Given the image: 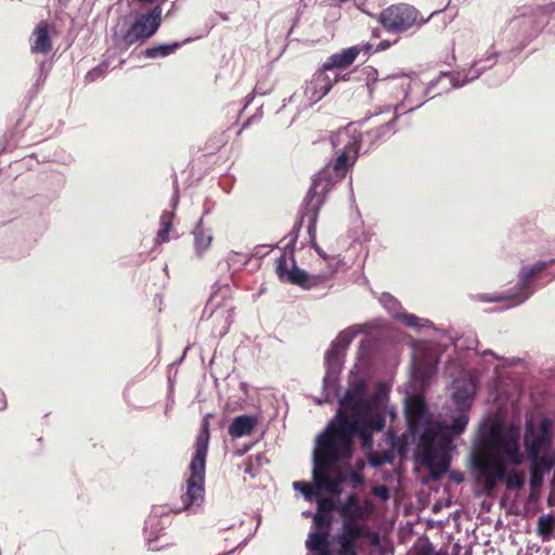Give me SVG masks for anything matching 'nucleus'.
Wrapping results in <instances>:
<instances>
[{"mask_svg":"<svg viewBox=\"0 0 555 555\" xmlns=\"http://www.w3.org/2000/svg\"><path fill=\"white\" fill-rule=\"evenodd\" d=\"M320 454H318L315 442L312 451V481L300 480L293 482V489L299 491L302 496L310 502L317 500V493L321 492L320 477L315 474L320 469Z\"/></svg>","mask_w":555,"mask_h":555,"instance_id":"obj_22","label":"nucleus"},{"mask_svg":"<svg viewBox=\"0 0 555 555\" xmlns=\"http://www.w3.org/2000/svg\"><path fill=\"white\" fill-rule=\"evenodd\" d=\"M258 424V417L251 414H241L235 416L229 428L228 434L233 438H242L244 436H248L253 433L255 427Z\"/></svg>","mask_w":555,"mask_h":555,"instance_id":"obj_25","label":"nucleus"},{"mask_svg":"<svg viewBox=\"0 0 555 555\" xmlns=\"http://www.w3.org/2000/svg\"><path fill=\"white\" fill-rule=\"evenodd\" d=\"M372 493L375 496H377L378 499H380L382 501H387L390 498V491H389L388 487L385 485L375 486L372 489Z\"/></svg>","mask_w":555,"mask_h":555,"instance_id":"obj_48","label":"nucleus"},{"mask_svg":"<svg viewBox=\"0 0 555 555\" xmlns=\"http://www.w3.org/2000/svg\"><path fill=\"white\" fill-rule=\"evenodd\" d=\"M278 247H279V243H276V244H261V245H257L254 248L253 256L258 257V258H263L271 250H273L274 248H278Z\"/></svg>","mask_w":555,"mask_h":555,"instance_id":"obj_45","label":"nucleus"},{"mask_svg":"<svg viewBox=\"0 0 555 555\" xmlns=\"http://www.w3.org/2000/svg\"><path fill=\"white\" fill-rule=\"evenodd\" d=\"M334 516L328 511H317L312 515V530L320 533L332 534Z\"/></svg>","mask_w":555,"mask_h":555,"instance_id":"obj_36","label":"nucleus"},{"mask_svg":"<svg viewBox=\"0 0 555 555\" xmlns=\"http://www.w3.org/2000/svg\"><path fill=\"white\" fill-rule=\"evenodd\" d=\"M49 65L47 64L46 61H41L40 64H39V72L42 77V80H46L47 76H48V72H49Z\"/></svg>","mask_w":555,"mask_h":555,"instance_id":"obj_54","label":"nucleus"},{"mask_svg":"<svg viewBox=\"0 0 555 555\" xmlns=\"http://www.w3.org/2000/svg\"><path fill=\"white\" fill-rule=\"evenodd\" d=\"M417 13L414 7L401 3L383 10L378 15V22L388 33L400 34L416 23Z\"/></svg>","mask_w":555,"mask_h":555,"instance_id":"obj_18","label":"nucleus"},{"mask_svg":"<svg viewBox=\"0 0 555 555\" xmlns=\"http://www.w3.org/2000/svg\"><path fill=\"white\" fill-rule=\"evenodd\" d=\"M369 390V379L356 364L348 373L347 388L338 395V408L322 431L349 436L350 424L354 422Z\"/></svg>","mask_w":555,"mask_h":555,"instance_id":"obj_8","label":"nucleus"},{"mask_svg":"<svg viewBox=\"0 0 555 555\" xmlns=\"http://www.w3.org/2000/svg\"><path fill=\"white\" fill-rule=\"evenodd\" d=\"M544 472L537 466H530L529 485L532 490L539 489L543 483Z\"/></svg>","mask_w":555,"mask_h":555,"instance_id":"obj_44","label":"nucleus"},{"mask_svg":"<svg viewBox=\"0 0 555 555\" xmlns=\"http://www.w3.org/2000/svg\"><path fill=\"white\" fill-rule=\"evenodd\" d=\"M464 480L463 473L453 470V483H461Z\"/></svg>","mask_w":555,"mask_h":555,"instance_id":"obj_60","label":"nucleus"},{"mask_svg":"<svg viewBox=\"0 0 555 555\" xmlns=\"http://www.w3.org/2000/svg\"><path fill=\"white\" fill-rule=\"evenodd\" d=\"M330 69H324V64L320 67L314 74L311 81L308 83L306 88V94L309 91L318 92V96L313 98V102H319L322 100L333 88V86L339 81V74H335L333 78H331L327 74Z\"/></svg>","mask_w":555,"mask_h":555,"instance_id":"obj_23","label":"nucleus"},{"mask_svg":"<svg viewBox=\"0 0 555 555\" xmlns=\"http://www.w3.org/2000/svg\"><path fill=\"white\" fill-rule=\"evenodd\" d=\"M346 464H347V468L344 473H345V475H348V480L350 481L352 488H358V487L364 485V482H365L364 476L360 472H356L352 468V466L349 464V462Z\"/></svg>","mask_w":555,"mask_h":555,"instance_id":"obj_43","label":"nucleus"},{"mask_svg":"<svg viewBox=\"0 0 555 555\" xmlns=\"http://www.w3.org/2000/svg\"><path fill=\"white\" fill-rule=\"evenodd\" d=\"M51 201V197L40 194L30 197L25 205L28 215L13 220L11 222L12 225L21 229L25 238L37 241L47 229V219L43 216V211L50 205Z\"/></svg>","mask_w":555,"mask_h":555,"instance_id":"obj_15","label":"nucleus"},{"mask_svg":"<svg viewBox=\"0 0 555 555\" xmlns=\"http://www.w3.org/2000/svg\"><path fill=\"white\" fill-rule=\"evenodd\" d=\"M217 25V22L215 20L214 16H210L206 22H205V26H204V29L202 31V34L197 35L195 38L196 39H199V38H203V37H206L208 36V34L211 31V29Z\"/></svg>","mask_w":555,"mask_h":555,"instance_id":"obj_49","label":"nucleus"},{"mask_svg":"<svg viewBox=\"0 0 555 555\" xmlns=\"http://www.w3.org/2000/svg\"><path fill=\"white\" fill-rule=\"evenodd\" d=\"M555 517L552 514L541 515L538 519V525H554Z\"/></svg>","mask_w":555,"mask_h":555,"instance_id":"obj_52","label":"nucleus"},{"mask_svg":"<svg viewBox=\"0 0 555 555\" xmlns=\"http://www.w3.org/2000/svg\"><path fill=\"white\" fill-rule=\"evenodd\" d=\"M389 391L386 383H379L372 393L367 391L354 422L350 424L349 436L359 439L362 449L373 448L374 435L386 427Z\"/></svg>","mask_w":555,"mask_h":555,"instance_id":"obj_6","label":"nucleus"},{"mask_svg":"<svg viewBox=\"0 0 555 555\" xmlns=\"http://www.w3.org/2000/svg\"><path fill=\"white\" fill-rule=\"evenodd\" d=\"M317 450L320 454V469L315 474L320 477L321 492L340 496L341 485L348 481L344 472L330 478V470L343 463H348L353 456L354 438L340 434L320 431L317 437Z\"/></svg>","mask_w":555,"mask_h":555,"instance_id":"obj_4","label":"nucleus"},{"mask_svg":"<svg viewBox=\"0 0 555 555\" xmlns=\"http://www.w3.org/2000/svg\"><path fill=\"white\" fill-rule=\"evenodd\" d=\"M553 12H555L554 2L537 8H519L496 35V42L501 43L502 49L524 50L550 23V14Z\"/></svg>","mask_w":555,"mask_h":555,"instance_id":"obj_5","label":"nucleus"},{"mask_svg":"<svg viewBox=\"0 0 555 555\" xmlns=\"http://www.w3.org/2000/svg\"><path fill=\"white\" fill-rule=\"evenodd\" d=\"M328 169L320 170L312 177L311 185L301 203L302 221L308 220V235L310 244L315 241L317 222L326 194L333 186V180L327 175Z\"/></svg>","mask_w":555,"mask_h":555,"instance_id":"obj_12","label":"nucleus"},{"mask_svg":"<svg viewBox=\"0 0 555 555\" xmlns=\"http://www.w3.org/2000/svg\"><path fill=\"white\" fill-rule=\"evenodd\" d=\"M553 421L550 417H542L539 424L527 418L524 431V448L528 460H535L538 455L548 453L554 439Z\"/></svg>","mask_w":555,"mask_h":555,"instance_id":"obj_14","label":"nucleus"},{"mask_svg":"<svg viewBox=\"0 0 555 555\" xmlns=\"http://www.w3.org/2000/svg\"><path fill=\"white\" fill-rule=\"evenodd\" d=\"M338 511L343 518L346 516L354 519V517H363L366 514L365 508L359 504V496L354 492L348 494L345 501L340 500Z\"/></svg>","mask_w":555,"mask_h":555,"instance_id":"obj_32","label":"nucleus"},{"mask_svg":"<svg viewBox=\"0 0 555 555\" xmlns=\"http://www.w3.org/2000/svg\"><path fill=\"white\" fill-rule=\"evenodd\" d=\"M310 246L315 250V253L323 259H327L326 253L319 246L317 242L310 244Z\"/></svg>","mask_w":555,"mask_h":555,"instance_id":"obj_55","label":"nucleus"},{"mask_svg":"<svg viewBox=\"0 0 555 555\" xmlns=\"http://www.w3.org/2000/svg\"><path fill=\"white\" fill-rule=\"evenodd\" d=\"M444 492L447 494V496L444 498L446 506H450L451 505V486L449 483H447L444 486Z\"/></svg>","mask_w":555,"mask_h":555,"instance_id":"obj_58","label":"nucleus"},{"mask_svg":"<svg viewBox=\"0 0 555 555\" xmlns=\"http://www.w3.org/2000/svg\"><path fill=\"white\" fill-rule=\"evenodd\" d=\"M251 449V444H245L243 446L241 449H236L234 451V454L236 456H243L244 454H246L249 450Z\"/></svg>","mask_w":555,"mask_h":555,"instance_id":"obj_57","label":"nucleus"},{"mask_svg":"<svg viewBox=\"0 0 555 555\" xmlns=\"http://www.w3.org/2000/svg\"><path fill=\"white\" fill-rule=\"evenodd\" d=\"M275 273L280 282L296 285L305 291H328L332 287L327 284L331 274H310L297 266L296 259H293L292 268H288L285 255H280L275 260Z\"/></svg>","mask_w":555,"mask_h":555,"instance_id":"obj_13","label":"nucleus"},{"mask_svg":"<svg viewBox=\"0 0 555 555\" xmlns=\"http://www.w3.org/2000/svg\"><path fill=\"white\" fill-rule=\"evenodd\" d=\"M367 527L354 521L350 517H344L341 531L334 534L335 543L337 544H353L358 545V540L366 534Z\"/></svg>","mask_w":555,"mask_h":555,"instance_id":"obj_24","label":"nucleus"},{"mask_svg":"<svg viewBox=\"0 0 555 555\" xmlns=\"http://www.w3.org/2000/svg\"><path fill=\"white\" fill-rule=\"evenodd\" d=\"M162 5L158 4L149 12L139 14L129 27L119 24L112 27L113 49L117 53H124L134 43H144L152 38L162 25Z\"/></svg>","mask_w":555,"mask_h":555,"instance_id":"obj_9","label":"nucleus"},{"mask_svg":"<svg viewBox=\"0 0 555 555\" xmlns=\"http://www.w3.org/2000/svg\"><path fill=\"white\" fill-rule=\"evenodd\" d=\"M301 228H302V211L300 208L299 214H298V219L294 223L289 233L286 234L283 238V240H288V241L285 244L281 255H285L286 258L288 255L292 262H293V259H295L296 243H297L299 233L301 231Z\"/></svg>","mask_w":555,"mask_h":555,"instance_id":"obj_33","label":"nucleus"},{"mask_svg":"<svg viewBox=\"0 0 555 555\" xmlns=\"http://www.w3.org/2000/svg\"><path fill=\"white\" fill-rule=\"evenodd\" d=\"M399 322H401L404 326L412 328L413 331L421 333L423 330L433 328L437 331L434 323L425 318H420L413 313L404 312L400 315Z\"/></svg>","mask_w":555,"mask_h":555,"instance_id":"obj_35","label":"nucleus"},{"mask_svg":"<svg viewBox=\"0 0 555 555\" xmlns=\"http://www.w3.org/2000/svg\"><path fill=\"white\" fill-rule=\"evenodd\" d=\"M478 344L479 340L472 331L453 335V369H464L453 378V438L465 430L477 392L479 376L472 365L479 354Z\"/></svg>","mask_w":555,"mask_h":555,"instance_id":"obj_2","label":"nucleus"},{"mask_svg":"<svg viewBox=\"0 0 555 555\" xmlns=\"http://www.w3.org/2000/svg\"><path fill=\"white\" fill-rule=\"evenodd\" d=\"M498 465L491 461H473L472 468L486 495H492L498 482L503 481L507 489L519 490L525 486V473Z\"/></svg>","mask_w":555,"mask_h":555,"instance_id":"obj_11","label":"nucleus"},{"mask_svg":"<svg viewBox=\"0 0 555 555\" xmlns=\"http://www.w3.org/2000/svg\"><path fill=\"white\" fill-rule=\"evenodd\" d=\"M442 78H448V79L451 80V72L450 70H443V72L440 73V75L437 78L431 79L428 82V85H427V87L425 89V94L429 95L434 91L435 87L439 83V81Z\"/></svg>","mask_w":555,"mask_h":555,"instance_id":"obj_46","label":"nucleus"},{"mask_svg":"<svg viewBox=\"0 0 555 555\" xmlns=\"http://www.w3.org/2000/svg\"><path fill=\"white\" fill-rule=\"evenodd\" d=\"M390 47H391V42H390L389 40H383V41H380V42L376 46V48H375V50H374V51H375V52H378V51H385V50H387V49H388V48H390Z\"/></svg>","mask_w":555,"mask_h":555,"instance_id":"obj_56","label":"nucleus"},{"mask_svg":"<svg viewBox=\"0 0 555 555\" xmlns=\"http://www.w3.org/2000/svg\"><path fill=\"white\" fill-rule=\"evenodd\" d=\"M195 38H186L182 41H172L168 43H159L157 46H153L150 48H146L141 52V54L144 57L147 59H157V57H166L173 53H176L180 48H182L184 44L193 42Z\"/></svg>","mask_w":555,"mask_h":555,"instance_id":"obj_28","label":"nucleus"},{"mask_svg":"<svg viewBox=\"0 0 555 555\" xmlns=\"http://www.w3.org/2000/svg\"><path fill=\"white\" fill-rule=\"evenodd\" d=\"M251 457H253L254 463L257 466V468H260L263 465V463L268 462L267 457L262 453H258Z\"/></svg>","mask_w":555,"mask_h":555,"instance_id":"obj_53","label":"nucleus"},{"mask_svg":"<svg viewBox=\"0 0 555 555\" xmlns=\"http://www.w3.org/2000/svg\"><path fill=\"white\" fill-rule=\"evenodd\" d=\"M248 261L249 258L241 253L231 251L227 256L228 268L233 272L243 269L248 263Z\"/></svg>","mask_w":555,"mask_h":555,"instance_id":"obj_40","label":"nucleus"},{"mask_svg":"<svg viewBox=\"0 0 555 555\" xmlns=\"http://www.w3.org/2000/svg\"><path fill=\"white\" fill-rule=\"evenodd\" d=\"M530 466H537L539 469L543 470L544 473L550 472L555 464V460L552 455H548L547 453H543L541 455H538V459L535 460H529Z\"/></svg>","mask_w":555,"mask_h":555,"instance_id":"obj_41","label":"nucleus"},{"mask_svg":"<svg viewBox=\"0 0 555 555\" xmlns=\"http://www.w3.org/2000/svg\"><path fill=\"white\" fill-rule=\"evenodd\" d=\"M173 217V212L164 211L160 217L162 229L158 231L157 235L162 241H168L169 232L172 228L171 219Z\"/></svg>","mask_w":555,"mask_h":555,"instance_id":"obj_42","label":"nucleus"},{"mask_svg":"<svg viewBox=\"0 0 555 555\" xmlns=\"http://www.w3.org/2000/svg\"><path fill=\"white\" fill-rule=\"evenodd\" d=\"M43 82H44V80H42L41 75H39V77H38V79H37L36 83H35V85H34V87H33V90H34V92H35V93H37V92H38V90L42 87Z\"/></svg>","mask_w":555,"mask_h":555,"instance_id":"obj_63","label":"nucleus"},{"mask_svg":"<svg viewBox=\"0 0 555 555\" xmlns=\"http://www.w3.org/2000/svg\"><path fill=\"white\" fill-rule=\"evenodd\" d=\"M364 450L369 451L366 457L370 466L373 468H379L385 464H392L395 461V454L391 450H383L379 452L372 451V448Z\"/></svg>","mask_w":555,"mask_h":555,"instance_id":"obj_37","label":"nucleus"},{"mask_svg":"<svg viewBox=\"0 0 555 555\" xmlns=\"http://www.w3.org/2000/svg\"><path fill=\"white\" fill-rule=\"evenodd\" d=\"M521 430L515 423L506 425L491 421L481 426L475 441L478 457L473 461H491L498 465L518 467L525 463V454L520 448Z\"/></svg>","mask_w":555,"mask_h":555,"instance_id":"obj_3","label":"nucleus"},{"mask_svg":"<svg viewBox=\"0 0 555 555\" xmlns=\"http://www.w3.org/2000/svg\"><path fill=\"white\" fill-rule=\"evenodd\" d=\"M254 93L266 94V92H260V91L257 90V88H255L253 93H249V94L246 95V98H245V107L248 106L254 101V98H255Z\"/></svg>","mask_w":555,"mask_h":555,"instance_id":"obj_59","label":"nucleus"},{"mask_svg":"<svg viewBox=\"0 0 555 555\" xmlns=\"http://www.w3.org/2000/svg\"><path fill=\"white\" fill-rule=\"evenodd\" d=\"M169 524L170 513L168 508L166 506H153L143 527L149 551H159L170 544L169 542L162 545L156 544V542L166 534V529Z\"/></svg>","mask_w":555,"mask_h":555,"instance_id":"obj_20","label":"nucleus"},{"mask_svg":"<svg viewBox=\"0 0 555 555\" xmlns=\"http://www.w3.org/2000/svg\"><path fill=\"white\" fill-rule=\"evenodd\" d=\"M209 417H211V414H206L201 423L199 431L196 436L193 449V455L192 459L196 460H207L208 454V447H209V440H210V431H209Z\"/></svg>","mask_w":555,"mask_h":555,"instance_id":"obj_27","label":"nucleus"},{"mask_svg":"<svg viewBox=\"0 0 555 555\" xmlns=\"http://www.w3.org/2000/svg\"><path fill=\"white\" fill-rule=\"evenodd\" d=\"M360 46H352L332 54L324 63V69H340L351 65L360 54Z\"/></svg>","mask_w":555,"mask_h":555,"instance_id":"obj_26","label":"nucleus"},{"mask_svg":"<svg viewBox=\"0 0 555 555\" xmlns=\"http://www.w3.org/2000/svg\"><path fill=\"white\" fill-rule=\"evenodd\" d=\"M379 302L396 321H399L400 315L405 312L402 309L401 302L389 293H383Z\"/></svg>","mask_w":555,"mask_h":555,"instance_id":"obj_38","label":"nucleus"},{"mask_svg":"<svg viewBox=\"0 0 555 555\" xmlns=\"http://www.w3.org/2000/svg\"><path fill=\"white\" fill-rule=\"evenodd\" d=\"M364 332L361 325H352L338 333L324 354L325 374L322 379V397L314 398L318 405L338 400L341 390L340 374L344 369L347 349L354 337Z\"/></svg>","mask_w":555,"mask_h":555,"instance_id":"obj_7","label":"nucleus"},{"mask_svg":"<svg viewBox=\"0 0 555 555\" xmlns=\"http://www.w3.org/2000/svg\"><path fill=\"white\" fill-rule=\"evenodd\" d=\"M192 234L194 236L195 254L198 257H201L209 248L212 241V234L210 230L206 231L203 228V217L199 218L198 221L196 222L195 228L192 231Z\"/></svg>","mask_w":555,"mask_h":555,"instance_id":"obj_30","label":"nucleus"},{"mask_svg":"<svg viewBox=\"0 0 555 555\" xmlns=\"http://www.w3.org/2000/svg\"><path fill=\"white\" fill-rule=\"evenodd\" d=\"M547 264V261H537L532 266H524L514 286L494 295L481 294L479 295L480 300L485 302L511 301L509 307L524 304L535 293L537 288L533 283Z\"/></svg>","mask_w":555,"mask_h":555,"instance_id":"obj_10","label":"nucleus"},{"mask_svg":"<svg viewBox=\"0 0 555 555\" xmlns=\"http://www.w3.org/2000/svg\"><path fill=\"white\" fill-rule=\"evenodd\" d=\"M340 80H343V81L364 80L370 96H372V94H373V92L375 90L376 83L379 82L378 72L373 66H365L364 68H362L361 74H360L359 77H354L353 78L352 77V73H347V74H344V75H339V81Z\"/></svg>","mask_w":555,"mask_h":555,"instance_id":"obj_31","label":"nucleus"},{"mask_svg":"<svg viewBox=\"0 0 555 555\" xmlns=\"http://www.w3.org/2000/svg\"><path fill=\"white\" fill-rule=\"evenodd\" d=\"M258 469L259 468H257V466L255 465L253 457H249L245 464L244 473L250 475L251 477H255Z\"/></svg>","mask_w":555,"mask_h":555,"instance_id":"obj_50","label":"nucleus"},{"mask_svg":"<svg viewBox=\"0 0 555 555\" xmlns=\"http://www.w3.org/2000/svg\"><path fill=\"white\" fill-rule=\"evenodd\" d=\"M116 54L118 53L115 49H113V47L107 49L106 52L103 54V60L100 62V64H98L95 67H93L86 74L85 79L89 82H93L100 78H103L106 75L108 67L111 65L109 60L114 57Z\"/></svg>","mask_w":555,"mask_h":555,"instance_id":"obj_34","label":"nucleus"},{"mask_svg":"<svg viewBox=\"0 0 555 555\" xmlns=\"http://www.w3.org/2000/svg\"><path fill=\"white\" fill-rule=\"evenodd\" d=\"M360 150V141L358 138H351L337 155L334 163L326 165L321 170L328 169L327 175L333 180V185L337 179L345 177L346 172L354 165Z\"/></svg>","mask_w":555,"mask_h":555,"instance_id":"obj_21","label":"nucleus"},{"mask_svg":"<svg viewBox=\"0 0 555 555\" xmlns=\"http://www.w3.org/2000/svg\"><path fill=\"white\" fill-rule=\"evenodd\" d=\"M423 555H440L431 546L425 548Z\"/></svg>","mask_w":555,"mask_h":555,"instance_id":"obj_64","label":"nucleus"},{"mask_svg":"<svg viewBox=\"0 0 555 555\" xmlns=\"http://www.w3.org/2000/svg\"><path fill=\"white\" fill-rule=\"evenodd\" d=\"M52 48V41L47 24L40 23L34 30V40L30 44L33 53L47 54Z\"/></svg>","mask_w":555,"mask_h":555,"instance_id":"obj_29","label":"nucleus"},{"mask_svg":"<svg viewBox=\"0 0 555 555\" xmlns=\"http://www.w3.org/2000/svg\"><path fill=\"white\" fill-rule=\"evenodd\" d=\"M397 108H398L397 106L392 107V106L388 105L383 111H380L374 115H369V116L361 118L360 120L357 121L358 126L362 127L372 117H376V116L383 114L384 112L389 113L392 109L395 111L393 117L390 120L384 121L378 127H375V128L367 130L364 133L360 134V139H358L360 141V144L361 143L367 144V149L365 150V153H367L371 150L375 149L376 146L383 144L384 142L389 140L397 132V130H398L397 129V120L400 116V114L397 113Z\"/></svg>","mask_w":555,"mask_h":555,"instance_id":"obj_17","label":"nucleus"},{"mask_svg":"<svg viewBox=\"0 0 555 555\" xmlns=\"http://www.w3.org/2000/svg\"><path fill=\"white\" fill-rule=\"evenodd\" d=\"M205 469L206 461L191 459L189 464L190 475L186 479V490L181 495L183 509L198 507L205 496Z\"/></svg>","mask_w":555,"mask_h":555,"instance_id":"obj_16","label":"nucleus"},{"mask_svg":"<svg viewBox=\"0 0 555 555\" xmlns=\"http://www.w3.org/2000/svg\"><path fill=\"white\" fill-rule=\"evenodd\" d=\"M360 49H361V52H364L365 54L370 55L372 52H375L373 49V44L371 43H365L363 46H360Z\"/></svg>","mask_w":555,"mask_h":555,"instance_id":"obj_61","label":"nucleus"},{"mask_svg":"<svg viewBox=\"0 0 555 555\" xmlns=\"http://www.w3.org/2000/svg\"><path fill=\"white\" fill-rule=\"evenodd\" d=\"M8 406V402L5 399L4 392L0 389V411L5 410Z\"/></svg>","mask_w":555,"mask_h":555,"instance_id":"obj_62","label":"nucleus"},{"mask_svg":"<svg viewBox=\"0 0 555 555\" xmlns=\"http://www.w3.org/2000/svg\"><path fill=\"white\" fill-rule=\"evenodd\" d=\"M334 555H358V545L338 544V548L334 550Z\"/></svg>","mask_w":555,"mask_h":555,"instance_id":"obj_47","label":"nucleus"},{"mask_svg":"<svg viewBox=\"0 0 555 555\" xmlns=\"http://www.w3.org/2000/svg\"><path fill=\"white\" fill-rule=\"evenodd\" d=\"M538 534L543 541H546L551 538L552 531L551 529L545 528V525H538Z\"/></svg>","mask_w":555,"mask_h":555,"instance_id":"obj_51","label":"nucleus"},{"mask_svg":"<svg viewBox=\"0 0 555 555\" xmlns=\"http://www.w3.org/2000/svg\"><path fill=\"white\" fill-rule=\"evenodd\" d=\"M404 416L416 444L415 461L427 467L434 479L451 472V424L435 418L417 396L405 398Z\"/></svg>","mask_w":555,"mask_h":555,"instance_id":"obj_1","label":"nucleus"},{"mask_svg":"<svg viewBox=\"0 0 555 555\" xmlns=\"http://www.w3.org/2000/svg\"><path fill=\"white\" fill-rule=\"evenodd\" d=\"M496 46H501V43H498L495 38L486 53L475 60L468 68L462 70L453 69V89L464 87L479 78L486 70L492 68L498 63V56L502 51V49H496Z\"/></svg>","mask_w":555,"mask_h":555,"instance_id":"obj_19","label":"nucleus"},{"mask_svg":"<svg viewBox=\"0 0 555 555\" xmlns=\"http://www.w3.org/2000/svg\"><path fill=\"white\" fill-rule=\"evenodd\" d=\"M312 502L317 503V511H328V513H332L338 511L340 496L330 493L325 496H321L320 493H317V500Z\"/></svg>","mask_w":555,"mask_h":555,"instance_id":"obj_39","label":"nucleus"}]
</instances>
